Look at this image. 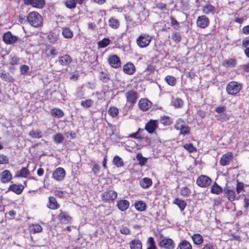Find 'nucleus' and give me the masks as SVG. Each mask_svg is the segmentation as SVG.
Returning <instances> with one entry per match:
<instances>
[{"mask_svg": "<svg viewBox=\"0 0 249 249\" xmlns=\"http://www.w3.org/2000/svg\"><path fill=\"white\" fill-rule=\"evenodd\" d=\"M27 21L32 26L38 27L41 25L42 19L41 16L36 12H30L27 17Z\"/></svg>", "mask_w": 249, "mask_h": 249, "instance_id": "1", "label": "nucleus"}, {"mask_svg": "<svg viewBox=\"0 0 249 249\" xmlns=\"http://www.w3.org/2000/svg\"><path fill=\"white\" fill-rule=\"evenodd\" d=\"M152 36L146 33L141 34L137 38L136 43L140 48L147 47L152 40Z\"/></svg>", "mask_w": 249, "mask_h": 249, "instance_id": "2", "label": "nucleus"}, {"mask_svg": "<svg viewBox=\"0 0 249 249\" xmlns=\"http://www.w3.org/2000/svg\"><path fill=\"white\" fill-rule=\"evenodd\" d=\"M242 84L236 81H231L226 86L227 93L231 95H235L242 89Z\"/></svg>", "mask_w": 249, "mask_h": 249, "instance_id": "3", "label": "nucleus"}, {"mask_svg": "<svg viewBox=\"0 0 249 249\" xmlns=\"http://www.w3.org/2000/svg\"><path fill=\"white\" fill-rule=\"evenodd\" d=\"M117 193L114 191L110 190L102 193L101 198L103 201L108 202L113 201L117 197Z\"/></svg>", "mask_w": 249, "mask_h": 249, "instance_id": "4", "label": "nucleus"}, {"mask_svg": "<svg viewBox=\"0 0 249 249\" xmlns=\"http://www.w3.org/2000/svg\"><path fill=\"white\" fill-rule=\"evenodd\" d=\"M125 96L126 98L127 102L131 105H134L138 99L137 92L133 89L126 92Z\"/></svg>", "mask_w": 249, "mask_h": 249, "instance_id": "5", "label": "nucleus"}, {"mask_svg": "<svg viewBox=\"0 0 249 249\" xmlns=\"http://www.w3.org/2000/svg\"><path fill=\"white\" fill-rule=\"evenodd\" d=\"M211 183V178L205 175L200 176L196 180L197 185L201 187H207L209 186Z\"/></svg>", "mask_w": 249, "mask_h": 249, "instance_id": "6", "label": "nucleus"}, {"mask_svg": "<svg viewBox=\"0 0 249 249\" xmlns=\"http://www.w3.org/2000/svg\"><path fill=\"white\" fill-rule=\"evenodd\" d=\"M108 62L113 68L118 69L121 66L120 58L117 55H110L108 58Z\"/></svg>", "mask_w": 249, "mask_h": 249, "instance_id": "7", "label": "nucleus"}, {"mask_svg": "<svg viewBox=\"0 0 249 249\" xmlns=\"http://www.w3.org/2000/svg\"><path fill=\"white\" fill-rule=\"evenodd\" d=\"M3 40L6 44H13L17 41L18 37L9 31L3 35Z\"/></svg>", "mask_w": 249, "mask_h": 249, "instance_id": "8", "label": "nucleus"}, {"mask_svg": "<svg viewBox=\"0 0 249 249\" xmlns=\"http://www.w3.org/2000/svg\"><path fill=\"white\" fill-rule=\"evenodd\" d=\"M158 127V122L157 120H150L148 122L145 126V129L149 133L152 134L154 132L156 129Z\"/></svg>", "mask_w": 249, "mask_h": 249, "instance_id": "9", "label": "nucleus"}, {"mask_svg": "<svg viewBox=\"0 0 249 249\" xmlns=\"http://www.w3.org/2000/svg\"><path fill=\"white\" fill-rule=\"evenodd\" d=\"M66 172L64 169L61 167L57 168L53 174V178L55 180L62 181L65 178Z\"/></svg>", "mask_w": 249, "mask_h": 249, "instance_id": "10", "label": "nucleus"}, {"mask_svg": "<svg viewBox=\"0 0 249 249\" xmlns=\"http://www.w3.org/2000/svg\"><path fill=\"white\" fill-rule=\"evenodd\" d=\"M24 1L26 5H30L39 9L42 8L45 4L44 0H24Z\"/></svg>", "mask_w": 249, "mask_h": 249, "instance_id": "11", "label": "nucleus"}, {"mask_svg": "<svg viewBox=\"0 0 249 249\" xmlns=\"http://www.w3.org/2000/svg\"><path fill=\"white\" fill-rule=\"evenodd\" d=\"M159 246L164 249H174L175 248L174 241L169 238L162 239L159 243Z\"/></svg>", "mask_w": 249, "mask_h": 249, "instance_id": "12", "label": "nucleus"}, {"mask_svg": "<svg viewBox=\"0 0 249 249\" xmlns=\"http://www.w3.org/2000/svg\"><path fill=\"white\" fill-rule=\"evenodd\" d=\"M210 24L209 18L205 15L199 16L196 20L197 25L201 28H205Z\"/></svg>", "mask_w": 249, "mask_h": 249, "instance_id": "13", "label": "nucleus"}, {"mask_svg": "<svg viewBox=\"0 0 249 249\" xmlns=\"http://www.w3.org/2000/svg\"><path fill=\"white\" fill-rule=\"evenodd\" d=\"M233 159V154L231 152H227L222 156L220 160V164L222 166H226L230 164Z\"/></svg>", "mask_w": 249, "mask_h": 249, "instance_id": "14", "label": "nucleus"}, {"mask_svg": "<svg viewBox=\"0 0 249 249\" xmlns=\"http://www.w3.org/2000/svg\"><path fill=\"white\" fill-rule=\"evenodd\" d=\"M140 109L142 111H146L152 106V103L146 98L140 100L138 104Z\"/></svg>", "mask_w": 249, "mask_h": 249, "instance_id": "15", "label": "nucleus"}, {"mask_svg": "<svg viewBox=\"0 0 249 249\" xmlns=\"http://www.w3.org/2000/svg\"><path fill=\"white\" fill-rule=\"evenodd\" d=\"M223 192L226 195L227 198L230 201L232 202L235 199V192L233 190L231 189L230 187H225L223 189Z\"/></svg>", "mask_w": 249, "mask_h": 249, "instance_id": "16", "label": "nucleus"}, {"mask_svg": "<svg viewBox=\"0 0 249 249\" xmlns=\"http://www.w3.org/2000/svg\"><path fill=\"white\" fill-rule=\"evenodd\" d=\"M58 218L62 224H67L70 222L71 220V217L68 213L61 210H60V213L58 216Z\"/></svg>", "mask_w": 249, "mask_h": 249, "instance_id": "17", "label": "nucleus"}, {"mask_svg": "<svg viewBox=\"0 0 249 249\" xmlns=\"http://www.w3.org/2000/svg\"><path fill=\"white\" fill-rule=\"evenodd\" d=\"M24 188V186L21 184H13L9 187L8 190L12 191L17 195H20L22 192Z\"/></svg>", "mask_w": 249, "mask_h": 249, "instance_id": "18", "label": "nucleus"}, {"mask_svg": "<svg viewBox=\"0 0 249 249\" xmlns=\"http://www.w3.org/2000/svg\"><path fill=\"white\" fill-rule=\"evenodd\" d=\"M12 178V174L9 170H4L0 175V179L3 183L9 182Z\"/></svg>", "mask_w": 249, "mask_h": 249, "instance_id": "19", "label": "nucleus"}, {"mask_svg": "<svg viewBox=\"0 0 249 249\" xmlns=\"http://www.w3.org/2000/svg\"><path fill=\"white\" fill-rule=\"evenodd\" d=\"M72 61V58L68 54H64L58 57V61L59 64L62 66H67L70 64Z\"/></svg>", "mask_w": 249, "mask_h": 249, "instance_id": "20", "label": "nucleus"}, {"mask_svg": "<svg viewBox=\"0 0 249 249\" xmlns=\"http://www.w3.org/2000/svg\"><path fill=\"white\" fill-rule=\"evenodd\" d=\"M123 71L127 74H132L135 71V68L132 63H127L123 67Z\"/></svg>", "mask_w": 249, "mask_h": 249, "instance_id": "21", "label": "nucleus"}, {"mask_svg": "<svg viewBox=\"0 0 249 249\" xmlns=\"http://www.w3.org/2000/svg\"><path fill=\"white\" fill-rule=\"evenodd\" d=\"M118 208L121 211H125L129 207V202L127 200H120L117 203Z\"/></svg>", "mask_w": 249, "mask_h": 249, "instance_id": "22", "label": "nucleus"}, {"mask_svg": "<svg viewBox=\"0 0 249 249\" xmlns=\"http://www.w3.org/2000/svg\"><path fill=\"white\" fill-rule=\"evenodd\" d=\"M140 186L143 189H147L152 185V180L149 178H144L140 181Z\"/></svg>", "mask_w": 249, "mask_h": 249, "instance_id": "23", "label": "nucleus"}, {"mask_svg": "<svg viewBox=\"0 0 249 249\" xmlns=\"http://www.w3.org/2000/svg\"><path fill=\"white\" fill-rule=\"evenodd\" d=\"M49 205L48 207L52 210L57 209L59 208L60 205L57 203L55 198L53 196H50L49 198Z\"/></svg>", "mask_w": 249, "mask_h": 249, "instance_id": "24", "label": "nucleus"}, {"mask_svg": "<svg viewBox=\"0 0 249 249\" xmlns=\"http://www.w3.org/2000/svg\"><path fill=\"white\" fill-rule=\"evenodd\" d=\"M202 10L203 13L205 14H213L215 12V8L214 6L211 4H207L202 7Z\"/></svg>", "mask_w": 249, "mask_h": 249, "instance_id": "25", "label": "nucleus"}, {"mask_svg": "<svg viewBox=\"0 0 249 249\" xmlns=\"http://www.w3.org/2000/svg\"><path fill=\"white\" fill-rule=\"evenodd\" d=\"M62 34L66 38H71L73 34L72 31L68 27H64L62 29Z\"/></svg>", "mask_w": 249, "mask_h": 249, "instance_id": "26", "label": "nucleus"}, {"mask_svg": "<svg viewBox=\"0 0 249 249\" xmlns=\"http://www.w3.org/2000/svg\"><path fill=\"white\" fill-rule=\"evenodd\" d=\"M134 206L136 209L140 212L145 211L147 207L145 203L142 200L135 202Z\"/></svg>", "mask_w": 249, "mask_h": 249, "instance_id": "27", "label": "nucleus"}, {"mask_svg": "<svg viewBox=\"0 0 249 249\" xmlns=\"http://www.w3.org/2000/svg\"><path fill=\"white\" fill-rule=\"evenodd\" d=\"M99 78L103 83H107L110 80L109 74L107 71H101L99 73Z\"/></svg>", "mask_w": 249, "mask_h": 249, "instance_id": "28", "label": "nucleus"}, {"mask_svg": "<svg viewBox=\"0 0 249 249\" xmlns=\"http://www.w3.org/2000/svg\"><path fill=\"white\" fill-rule=\"evenodd\" d=\"M129 245L131 249H142V244L139 240H132Z\"/></svg>", "mask_w": 249, "mask_h": 249, "instance_id": "29", "label": "nucleus"}, {"mask_svg": "<svg viewBox=\"0 0 249 249\" xmlns=\"http://www.w3.org/2000/svg\"><path fill=\"white\" fill-rule=\"evenodd\" d=\"M173 203L178 205L181 211H183L186 206V202L184 200H181L178 198H176L174 200Z\"/></svg>", "mask_w": 249, "mask_h": 249, "instance_id": "30", "label": "nucleus"}, {"mask_svg": "<svg viewBox=\"0 0 249 249\" xmlns=\"http://www.w3.org/2000/svg\"><path fill=\"white\" fill-rule=\"evenodd\" d=\"M176 129L180 130V134H181L183 135H187L189 133L190 128L188 126L186 125H176L175 126Z\"/></svg>", "mask_w": 249, "mask_h": 249, "instance_id": "31", "label": "nucleus"}, {"mask_svg": "<svg viewBox=\"0 0 249 249\" xmlns=\"http://www.w3.org/2000/svg\"><path fill=\"white\" fill-rule=\"evenodd\" d=\"M51 113L52 116L58 118H61L64 116L63 110L57 108H53L51 111Z\"/></svg>", "mask_w": 249, "mask_h": 249, "instance_id": "32", "label": "nucleus"}, {"mask_svg": "<svg viewBox=\"0 0 249 249\" xmlns=\"http://www.w3.org/2000/svg\"><path fill=\"white\" fill-rule=\"evenodd\" d=\"M171 105L175 108H181L183 105V102L179 98H174L171 102Z\"/></svg>", "mask_w": 249, "mask_h": 249, "instance_id": "33", "label": "nucleus"}, {"mask_svg": "<svg viewBox=\"0 0 249 249\" xmlns=\"http://www.w3.org/2000/svg\"><path fill=\"white\" fill-rule=\"evenodd\" d=\"M53 139L55 143L60 144L63 142L65 137L61 133H58L53 136Z\"/></svg>", "mask_w": 249, "mask_h": 249, "instance_id": "34", "label": "nucleus"}, {"mask_svg": "<svg viewBox=\"0 0 249 249\" xmlns=\"http://www.w3.org/2000/svg\"><path fill=\"white\" fill-rule=\"evenodd\" d=\"M113 164L117 167H122L124 166V161L123 159L118 156H115L113 160Z\"/></svg>", "mask_w": 249, "mask_h": 249, "instance_id": "35", "label": "nucleus"}, {"mask_svg": "<svg viewBox=\"0 0 249 249\" xmlns=\"http://www.w3.org/2000/svg\"><path fill=\"white\" fill-rule=\"evenodd\" d=\"M29 174L30 172L27 168L23 167L16 174V177L26 178Z\"/></svg>", "mask_w": 249, "mask_h": 249, "instance_id": "36", "label": "nucleus"}, {"mask_svg": "<svg viewBox=\"0 0 249 249\" xmlns=\"http://www.w3.org/2000/svg\"><path fill=\"white\" fill-rule=\"evenodd\" d=\"M194 244L196 245H200L203 241L202 236L199 234H195L192 236Z\"/></svg>", "mask_w": 249, "mask_h": 249, "instance_id": "37", "label": "nucleus"}, {"mask_svg": "<svg viewBox=\"0 0 249 249\" xmlns=\"http://www.w3.org/2000/svg\"><path fill=\"white\" fill-rule=\"evenodd\" d=\"M222 192V188L216 182H214L212 187L211 192L214 194L218 195Z\"/></svg>", "mask_w": 249, "mask_h": 249, "instance_id": "38", "label": "nucleus"}, {"mask_svg": "<svg viewBox=\"0 0 249 249\" xmlns=\"http://www.w3.org/2000/svg\"><path fill=\"white\" fill-rule=\"evenodd\" d=\"M146 246L147 247L146 249H157L154 238L152 237L148 238L146 242Z\"/></svg>", "mask_w": 249, "mask_h": 249, "instance_id": "39", "label": "nucleus"}, {"mask_svg": "<svg viewBox=\"0 0 249 249\" xmlns=\"http://www.w3.org/2000/svg\"><path fill=\"white\" fill-rule=\"evenodd\" d=\"M108 22L109 26L113 29H117L120 25L118 20L113 18H110Z\"/></svg>", "mask_w": 249, "mask_h": 249, "instance_id": "40", "label": "nucleus"}, {"mask_svg": "<svg viewBox=\"0 0 249 249\" xmlns=\"http://www.w3.org/2000/svg\"><path fill=\"white\" fill-rule=\"evenodd\" d=\"M165 81L171 86H175L177 82L176 79L174 76L171 75L166 76L165 78Z\"/></svg>", "mask_w": 249, "mask_h": 249, "instance_id": "41", "label": "nucleus"}, {"mask_svg": "<svg viewBox=\"0 0 249 249\" xmlns=\"http://www.w3.org/2000/svg\"><path fill=\"white\" fill-rule=\"evenodd\" d=\"M29 135L33 138L40 139L42 138L41 131L39 130H32L30 131Z\"/></svg>", "mask_w": 249, "mask_h": 249, "instance_id": "42", "label": "nucleus"}, {"mask_svg": "<svg viewBox=\"0 0 249 249\" xmlns=\"http://www.w3.org/2000/svg\"><path fill=\"white\" fill-rule=\"evenodd\" d=\"M78 0H66L65 5L70 9L74 8L76 7Z\"/></svg>", "mask_w": 249, "mask_h": 249, "instance_id": "43", "label": "nucleus"}, {"mask_svg": "<svg viewBox=\"0 0 249 249\" xmlns=\"http://www.w3.org/2000/svg\"><path fill=\"white\" fill-rule=\"evenodd\" d=\"M136 158L139 161V163L141 166L144 165L147 161V159L143 157L141 153H138L136 156Z\"/></svg>", "mask_w": 249, "mask_h": 249, "instance_id": "44", "label": "nucleus"}, {"mask_svg": "<svg viewBox=\"0 0 249 249\" xmlns=\"http://www.w3.org/2000/svg\"><path fill=\"white\" fill-rule=\"evenodd\" d=\"M19 58L15 55L10 54L9 56V64L12 65H17L18 64Z\"/></svg>", "mask_w": 249, "mask_h": 249, "instance_id": "45", "label": "nucleus"}, {"mask_svg": "<svg viewBox=\"0 0 249 249\" xmlns=\"http://www.w3.org/2000/svg\"><path fill=\"white\" fill-rule=\"evenodd\" d=\"M93 101L91 99H87L86 100L82 101L81 105L85 108H89L92 106Z\"/></svg>", "mask_w": 249, "mask_h": 249, "instance_id": "46", "label": "nucleus"}, {"mask_svg": "<svg viewBox=\"0 0 249 249\" xmlns=\"http://www.w3.org/2000/svg\"><path fill=\"white\" fill-rule=\"evenodd\" d=\"M108 113L111 117H115L118 114L119 110L117 108L112 107L109 108Z\"/></svg>", "mask_w": 249, "mask_h": 249, "instance_id": "47", "label": "nucleus"}, {"mask_svg": "<svg viewBox=\"0 0 249 249\" xmlns=\"http://www.w3.org/2000/svg\"><path fill=\"white\" fill-rule=\"evenodd\" d=\"M180 249H192L190 243L186 240L183 241L179 245Z\"/></svg>", "mask_w": 249, "mask_h": 249, "instance_id": "48", "label": "nucleus"}, {"mask_svg": "<svg viewBox=\"0 0 249 249\" xmlns=\"http://www.w3.org/2000/svg\"><path fill=\"white\" fill-rule=\"evenodd\" d=\"M236 64V61L234 59H230L225 61L224 65L226 67H233Z\"/></svg>", "mask_w": 249, "mask_h": 249, "instance_id": "49", "label": "nucleus"}, {"mask_svg": "<svg viewBox=\"0 0 249 249\" xmlns=\"http://www.w3.org/2000/svg\"><path fill=\"white\" fill-rule=\"evenodd\" d=\"M183 147L188 151L190 153L196 151V148L193 145L192 143L185 144L183 145Z\"/></svg>", "mask_w": 249, "mask_h": 249, "instance_id": "50", "label": "nucleus"}, {"mask_svg": "<svg viewBox=\"0 0 249 249\" xmlns=\"http://www.w3.org/2000/svg\"><path fill=\"white\" fill-rule=\"evenodd\" d=\"M160 121L161 124L165 125H168L171 124V120L170 117L168 116L161 117Z\"/></svg>", "mask_w": 249, "mask_h": 249, "instance_id": "51", "label": "nucleus"}, {"mask_svg": "<svg viewBox=\"0 0 249 249\" xmlns=\"http://www.w3.org/2000/svg\"><path fill=\"white\" fill-rule=\"evenodd\" d=\"M31 228L34 233L39 232L42 231V227L37 224H33Z\"/></svg>", "mask_w": 249, "mask_h": 249, "instance_id": "52", "label": "nucleus"}, {"mask_svg": "<svg viewBox=\"0 0 249 249\" xmlns=\"http://www.w3.org/2000/svg\"><path fill=\"white\" fill-rule=\"evenodd\" d=\"M109 42L110 40L108 38H105L98 42V45L101 48H105L109 44Z\"/></svg>", "mask_w": 249, "mask_h": 249, "instance_id": "53", "label": "nucleus"}, {"mask_svg": "<svg viewBox=\"0 0 249 249\" xmlns=\"http://www.w3.org/2000/svg\"><path fill=\"white\" fill-rule=\"evenodd\" d=\"M0 77L7 82H11L13 80V78L8 73H1Z\"/></svg>", "mask_w": 249, "mask_h": 249, "instance_id": "54", "label": "nucleus"}, {"mask_svg": "<svg viewBox=\"0 0 249 249\" xmlns=\"http://www.w3.org/2000/svg\"><path fill=\"white\" fill-rule=\"evenodd\" d=\"M171 25L175 29H178L179 27V25L178 21L173 17H170Z\"/></svg>", "mask_w": 249, "mask_h": 249, "instance_id": "55", "label": "nucleus"}, {"mask_svg": "<svg viewBox=\"0 0 249 249\" xmlns=\"http://www.w3.org/2000/svg\"><path fill=\"white\" fill-rule=\"evenodd\" d=\"M191 193V192L190 190L187 187L182 188L180 191L181 195L183 196H189L190 195Z\"/></svg>", "mask_w": 249, "mask_h": 249, "instance_id": "56", "label": "nucleus"}, {"mask_svg": "<svg viewBox=\"0 0 249 249\" xmlns=\"http://www.w3.org/2000/svg\"><path fill=\"white\" fill-rule=\"evenodd\" d=\"M49 55L51 56L52 58L54 57L58 54V51L55 48L52 47L49 50Z\"/></svg>", "mask_w": 249, "mask_h": 249, "instance_id": "57", "label": "nucleus"}, {"mask_svg": "<svg viewBox=\"0 0 249 249\" xmlns=\"http://www.w3.org/2000/svg\"><path fill=\"white\" fill-rule=\"evenodd\" d=\"M8 159L4 155H0V164H4L8 163Z\"/></svg>", "mask_w": 249, "mask_h": 249, "instance_id": "58", "label": "nucleus"}, {"mask_svg": "<svg viewBox=\"0 0 249 249\" xmlns=\"http://www.w3.org/2000/svg\"><path fill=\"white\" fill-rule=\"evenodd\" d=\"M172 39L176 42H180L181 40V36L180 34L178 33H174L172 36Z\"/></svg>", "mask_w": 249, "mask_h": 249, "instance_id": "59", "label": "nucleus"}, {"mask_svg": "<svg viewBox=\"0 0 249 249\" xmlns=\"http://www.w3.org/2000/svg\"><path fill=\"white\" fill-rule=\"evenodd\" d=\"M29 70V67L26 65H23L20 67V71L21 74H25Z\"/></svg>", "mask_w": 249, "mask_h": 249, "instance_id": "60", "label": "nucleus"}, {"mask_svg": "<svg viewBox=\"0 0 249 249\" xmlns=\"http://www.w3.org/2000/svg\"><path fill=\"white\" fill-rule=\"evenodd\" d=\"M120 232L121 233L127 235L130 233V230L126 227H122L120 229Z\"/></svg>", "mask_w": 249, "mask_h": 249, "instance_id": "61", "label": "nucleus"}, {"mask_svg": "<svg viewBox=\"0 0 249 249\" xmlns=\"http://www.w3.org/2000/svg\"><path fill=\"white\" fill-rule=\"evenodd\" d=\"M242 45L244 48L249 47V37L245 38L242 41Z\"/></svg>", "mask_w": 249, "mask_h": 249, "instance_id": "62", "label": "nucleus"}, {"mask_svg": "<svg viewBox=\"0 0 249 249\" xmlns=\"http://www.w3.org/2000/svg\"><path fill=\"white\" fill-rule=\"evenodd\" d=\"M18 21L21 24H24L27 21V18H26L25 16L23 15H19Z\"/></svg>", "mask_w": 249, "mask_h": 249, "instance_id": "63", "label": "nucleus"}, {"mask_svg": "<svg viewBox=\"0 0 249 249\" xmlns=\"http://www.w3.org/2000/svg\"><path fill=\"white\" fill-rule=\"evenodd\" d=\"M226 110V107L225 106H220L216 108L215 111L218 113H221L224 112Z\"/></svg>", "mask_w": 249, "mask_h": 249, "instance_id": "64", "label": "nucleus"}]
</instances>
